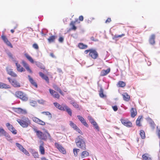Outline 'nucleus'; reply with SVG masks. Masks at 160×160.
Segmentation results:
<instances>
[{
  "mask_svg": "<svg viewBox=\"0 0 160 160\" xmlns=\"http://www.w3.org/2000/svg\"><path fill=\"white\" fill-rule=\"evenodd\" d=\"M17 122L23 128L27 127L31 123L30 120L28 118H23V119H17Z\"/></svg>",
  "mask_w": 160,
  "mask_h": 160,
  "instance_id": "4",
  "label": "nucleus"
},
{
  "mask_svg": "<svg viewBox=\"0 0 160 160\" xmlns=\"http://www.w3.org/2000/svg\"><path fill=\"white\" fill-rule=\"evenodd\" d=\"M125 34L124 33H122V34H121V35H115L112 38V39H114V40L116 39L117 38H120L122 37H124V36H125Z\"/></svg>",
  "mask_w": 160,
  "mask_h": 160,
  "instance_id": "44",
  "label": "nucleus"
},
{
  "mask_svg": "<svg viewBox=\"0 0 160 160\" xmlns=\"http://www.w3.org/2000/svg\"><path fill=\"white\" fill-rule=\"evenodd\" d=\"M24 56L26 58L30 61L31 63H33L34 62V61L32 58L29 56L28 53H25Z\"/></svg>",
  "mask_w": 160,
  "mask_h": 160,
  "instance_id": "36",
  "label": "nucleus"
},
{
  "mask_svg": "<svg viewBox=\"0 0 160 160\" xmlns=\"http://www.w3.org/2000/svg\"><path fill=\"white\" fill-rule=\"evenodd\" d=\"M32 120L34 122L42 126L45 125V123L43 121L36 117H33L32 118Z\"/></svg>",
  "mask_w": 160,
  "mask_h": 160,
  "instance_id": "15",
  "label": "nucleus"
},
{
  "mask_svg": "<svg viewBox=\"0 0 160 160\" xmlns=\"http://www.w3.org/2000/svg\"><path fill=\"white\" fill-rule=\"evenodd\" d=\"M42 113L47 116L49 119H50L52 118L51 114L49 112H42Z\"/></svg>",
  "mask_w": 160,
  "mask_h": 160,
  "instance_id": "42",
  "label": "nucleus"
},
{
  "mask_svg": "<svg viewBox=\"0 0 160 160\" xmlns=\"http://www.w3.org/2000/svg\"><path fill=\"white\" fill-rule=\"evenodd\" d=\"M30 104L31 106L33 107H35L37 105V103L35 101L31 100L30 101Z\"/></svg>",
  "mask_w": 160,
  "mask_h": 160,
  "instance_id": "45",
  "label": "nucleus"
},
{
  "mask_svg": "<svg viewBox=\"0 0 160 160\" xmlns=\"http://www.w3.org/2000/svg\"><path fill=\"white\" fill-rule=\"evenodd\" d=\"M28 78L29 81L31 83V84L32 85L35 87L36 88H37L38 87V85L37 83L30 75H28Z\"/></svg>",
  "mask_w": 160,
  "mask_h": 160,
  "instance_id": "26",
  "label": "nucleus"
},
{
  "mask_svg": "<svg viewBox=\"0 0 160 160\" xmlns=\"http://www.w3.org/2000/svg\"><path fill=\"white\" fill-rule=\"evenodd\" d=\"M64 38L62 37H59L58 39V41L60 42H62L63 41Z\"/></svg>",
  "mask_w": 160,
  "mask_h": 160,
  "instance_id": "54",
  "label": "nucleus"
},
{
  "mask_svg": "<svg viewBox=\"0 0 160 160\" xmlns=\"http://www.w3.org/2000/svg\"><path fill=\"white\" fill-rule=\"evenodd\" d=\"M4 136L5 137H8V134L5 131V130L1 127H0V136Z\"/></svg>",
  "mask_w": 160,
  "mask_h": 160,
  "instance_id": "29",
  "label": "nucleus"
},
{
  "mask_svg": "<svg viewBox=\"0 0 160 160\" xmlns=\"http://www.w3.org/2000/svg\"><path fill=\"white\" fill-rule=\"evenodd\" d=\"M80 150L79 149L74 148L73 149V152L74 156L76 157L78 155V152Z\"/></svg>",
  "mask_w": 160,
  "mask_h": 160,
  "instance_id": "46",
  "label": "nucleus"
},
{
  "mask_svg": "<svg viewBox=\"0 0 160 160\" xmlns=\"http://www.w3.org/2000/svg\"><path fill=\"white\" fill-rule=\"evenodd\" d=\"M55 146L58 150L63 154H65L66 153L65 149L61 145L57 143H55Z\"/></svg>",
  "mask_w": 160,
  "mask_h": 160,
  "instance_id": "9",
  "label": "nucleus"
},
{
  "mask_svg": "<svg viewBox=\"0 0 160 160\" xmlns=\"http://www.w3.org/2000/svg\"><path fill=\"white\" fill-rule=\"evenodd\" d=\"M50 56L53 58H55V56L54 55L53 53H51L50 54Z\"/></svg>",
  "mask_w": 160,
  "mask_h": 160,
  "instance_id": "61",
  "label": "nucleus"
},
{
  "mask_svg": "<svg viewBox=\"0 0 160 160\" xmlns=\"http://www.w3.org/2000/svg\"><path fill=\"white\" fill-rule=\"evenodd\" d=\"M84 53L87 54L89 53V56L93 59H97L98 57V54L96 50L94 49H90L85 50Z\"/></svg>",
  "mask_w": 160,
  "mask_h": 160,
  "instance_id": "3",
  "label": "nucleus"
},
{
  "mask_svg": "<svg viewBox=\"0 0 160 160\" xmlns=\"http://www.w3.org/2000/svg\"><path fill=\"white\" fill-rule=\"evenodd\" d=\"M21 151L23 152L26 155L29 156V153L24 148H23L21 150Z\"/></svg>",
  "mask_w": 160,
  "mask_h": 160,
  "instance_id": "48",
  "label": "nucleus"
},
{
  "mask_svg": "<svg viewBox=\"0 0 160 160\" xmlns=\"http://www.w3.org/2000/svg\"><path fill=\"white\" fill-rule=\"evenodd\" d=\"M99 95L101 98H104L106 97V96L103 93V90L102 88H101L99 91Z\"/></svg>",
  "mask_w": 160,
  "mask_h": 160,
  "instance_id": "41",
  "label": "nucleus"
},
{
  "mask_svg": "<svg viewBox=\"0 0 160 160\" xmlns=\"http://www.w3.org/2000/svg\"><path fill=\"white\" fill-rule=\"evenodd\" d=\"M7 72L8 74L12 77H16L17 76V74L13 71L12 69H8L7 70Z\"/></svg>",
  "mask_w": 160,
  "mask_h": 160,
  "instance_id": "27",
  "label": "nucleus"
},
{
  "mask_svg": "<svg viewBox=\"0 0 160 160\" xmlns=\"http://www.w3.org/2000/svg\"><path fill=\"white\" fill-rule=\"evenodd\" d=\"M79 120L81 122L85 127H88V125L86 122L85 119L83 118L80 116V115H78L77 116Z\"/></svg>",
  "mask_w": 160,
  "mask_h": 160,
  "instance_id": "17",
  "label": "nucleus"
},
{
  "mask_svg": "<svg viewBox=\"0 0 160 160\" xmlns=\"http://www.w3.org/2000/svg\"><path fill=\"white\" fill-rule=\"evenodd\" d=\"M91 40L93 41H98V40L95 39L93 37H92L90 38Z\"/></svg>",
  "mask_w": 160,
  "mask_h": 160,
  "instance_id": "57",
  "label": "nucleus"
},
{
  "mask_svg": "<svg viewBox=\"0 0 160 160\" xmlns=\"http://www.w3.org/2000/svg\"><path fill=\"white\" fill-rule=\"evenodd\" d=\"M57 37L56 36L52 35L48 39V40L50 43L54 42H55Z\"/></svg>",
  "mask_w": 160,
  "mask_h": 160,
  "instance_id": "28",
  "label": "nucleus"
},
{
  "mask_svg": "<svg viewBox=\"0 0 160 160\" xmlns=\"http://www.w3.org/2000/svg\"><path fill=\"white\" fill-rule=\"evenodd\" d=\"M77 21L78 19L76 20L75 21H72L71 22L70 24V25L71 26L70 30L75 31L77 29V28L75 26V23Z\"/></svg>",
  "mask_w": 160,
  "mask_h": 160,
  "instance_id": "23",
  "label": "nucleus"
},
{
  "mask_svg": "<svg viewBox=\"0 0 160 160\" xmlns=\"http://www.w3.org/2000/svg\"><path fill=\"white\" fill-rule=\"evenodd\" d=\"M1 38L4 42L8 46L10 47L11 48H13V46L11 43L8 41L7 38L4 35H2L1 36Z\"/></svg>",
  "mask_w": 160,
  "mask_h": 160,
  "instance_id": "11",
  "label": "nucleus"
},
{
  "mask_svg": "<svg viewBox=\"0 0 160 160\" xmlns=\"http://www.w3.org/2000/svg\"><path fill=\"white\" fill-rule=\"evenodd\" d=\"M110 70L111 69L109 68L106 70H102L100 73V76H104L106 75L110 72Z\"/></svg>",
  "mask_w": 160,
  "mask_h": 160,
  "instance_id": "20",
  "label": "nucleus"
},
{
  "mask_svg": "<svg viewBox=\"0 0 160 160\" xmlns=\"http://www.w3.org/2000/svg\"><path fill=\"white\" fill-rule=\"evenodd\" d=\"M89 155V152L86 151H82L80 154V156L82 158L88 157Z\"/></svg>",
  "mask_w": 160,
  "mask_h": 160,
  "instance_id": "30",
  "label": "nucleus"
},
{
  "mask_svg": "<svg viewBox=\"0 0 160 160\" xmlns=\"http://www.w3.org/2000/svg\"><path fill=\"white\" fill-rule=\"evenodd\" d=\"M8 79L9 81V82L14 87L19 88L20 87V83L18 82V81L15 80H12L10 78H8Z\"/></svg>",
  "mask_w": 160,
  "mask_h": 160,
  "instance_id": "7",
  "label": "nucleus"
},
{
  "mask_svg": "<svg viewBox=\"0 0 160 160\" xmlns=\"http://www.w3.org/2000/svg\"><path fill=\"white\" fill-rule=\"evenodd\" d=\"M49 91L51 96L54 98L59 99L60 95L58 92L51 89H49Z\"/></svg>",
  "mask_w": 160,
  "mask_h": 160,
  "instance_id": "8",
  "label": "nucleus"
},
{
  "mask_svg": "<svg viewBox=\"0 0 160 160\" xmlns=\"http://www.w3.org/2000/svg\"><path fill=\"white\" fill-rule=\"evenodd\" d=\"M131 117L134 118L137 114V112L135 108H132L130 110Z\"/></svg>",
  "mask_w": 160,
  "mask_h": 160,
  "instance_id": "32",
  "label": "nucleus"
},
{
  "mask_svg": "<svg viewBox=\"0 0 160 160\" xmlns=\"http://www.w3.org/2000/svg\"><path fill=\"white\" fill-rule=\"evenodd\" d=\"M64 110L62 111H66L70 116H72V110L70 108L66 105L64 104Z\"/></svg>",
  "mask_w": 160,
  "mask_h": 160,
  "instance_id": "18",
  "label": "nucleus"
},
{
  "mask_svg": "<svg viewBox=\"0 0 160 160\" xmlns=\"http://www.w3.org/2000/svg\"><path fill=\"white\" fill-rule=\"evenodd\" d=\"M6 125L8 130L11 132L13 134H16L17 133V131L15 129L12 125L9 123H6Z\"/></svg>",
  "mask_w": 160,
  "mask_h": 160,
  "instance_id": "10",
  "label": "nucleus"
},
{
  "mask_svg": "<svg viewBox=\"0 0 160 160\" xmlns=\"http://www.w3.org/2000/svg\"><path fill=\"white\" fill-rule=\"evenodd\" d=\"M15 64L17 67V70L18 72H22L25 71V69L22 67L20 64L18 63V62H16Z\"/></svg>",
  "mask_w": 160,
  "mask_h": 160,
  "instance_id": "19",
  "label": "nucleus"
},
{
  "mask_svg": "<svg viewBox=\"0 0 160 160\" xmlns=\"http://www.w3.org/2000/svg\"><path fill=\"white\" fill-rule=\"evenodd\" d=\"M70 103L74 107L77 108H79V105L74 100H71Z\"/></svg>",
  "mask_w": 160,
  "mask_h": 160,
  "instance_id": "34",
  "label": "nucleus"
},
{
  "mask_svg": "<svg viewBox=\"0 0 160 160\" xmlns=\"http://www.w3.org/2000/svg\"><path fill=\"white\" fill-rule=\"evenodd\" d=\"M16 145L20 150H21L23 148L21 144L18 143H16Z\"/></svg>",
  "mask_w": 160,
  "mask_h": 160,
  "instance_id": "51",
  "label": "nucleus"
},
{
  "mask_svg": "<svg viewBox=\"0 0 160 160\" xmlns=\"http://www.w3.org/2000/svg\"><path fill=\"white\" fill-rule=\"evenodd\" d=\"M38 102L40 103L43 104L45 102V101L43 100H40L38 101Z\"/></svg>",
  "mask_w": 160,
  "mask_h": 160,
  "instance_id": "59",
  "label": "nucleus"
},
{
  "mask_svg": "<svg viewBox=\"0 0 160 160\" xmlns=\"http://www.w3.org/2000/svg\"><path fill=\"white\" fill-rule=\"evenodd\" d=\"M91 124L93 125L96 129L98 130L99 129V128L98 125V124L95 121H94L93 122H92V123H91Z\"/></svg>",
  "mask_w": 160,
  "mask_h": 160,
  "instance_id": "47",
  "label": "nucleus"
},
{
  "mask_svg": "<svg viewBox=\"0 0 160 160\" xmlns=\"http://www.w3.org/2000/svg\"><path fill=\"white\" fill-rule=\"evenodd\" d=\"M120 121L122 124L127 127H130L132 126V123L127 119L122 118Z\"/></svg>",
  "mask_w": 160,
  "mask_h": 160,
  "instance_id": "6",
  "label": "nucleus"
},
{
  "mask_svg": "<svg viewBox=\"0 0 160 160\" xmlns=\"http://www.w3.org/2000/svg\"><path fill=\"white\" fill-rule=\"evenodd\" d=\"M142 158L143 160H151V158L149 157V155L148 153L143 155Z\"/></svg>",
  "mask_w": 160,
  "mask_h": 160,
  "instance_id": "39",
  "label": "nucleus"
},
{
  "mask_svg": "<svg viewBox=\"0 0 160 160\" xmlns=\"http://www.w3.org/2000/svg\"><path fill=\"white\" fill-rule=\"evenodd\" d=\"M15 96L23 101H27L28 100V97L25 94L22 92L20 91H18L15 92Z\"/></svg>",
  "mask_w": 160,
  "mask_h": 160,
  "instance_id": "5",
  "label": "nucleus"
},
{
  "mask_svg": "<svg viewBox=\"0 0 160 160\" xmlns=\"http://www.w3.org/2000/svg\"><path fill=\"white\" fill-rule=\"evenodd\" d=\"M39 74L40 76L42 79H44L48 83H49V79L47 76L44 75L43 73L41 72H40L39 73Z\"/></svg>",
  "mask_w": 160,
  "mask_h": 160,
  "instance_id": "21",
  "label": "nucleus"
},
{
  "mask_svg": "<svg viewBox=\"0 0 160 160\" xmlns=\"http://www.w3.org/2000/svg\"><path fill=\"white\" fill-rule=\"evenodd\" d=\"M14 112L18 114H26L27 111L25 109H23L20 108H14L13 109Z\"/></svg>",
  "mask_w": 160,
  "mask_h": 160,
  "instance_id": "14",
  "label": "nucleus"
},
{
  "mask_svg": "<svg viewBox=\"0 0 160 160\" xmlns=\"http://www.w3.org/2000/svg\"><path fill=\"white\" fill-rule=\"evenodd\" d=\"M33 130L39 139L45 141H47L48 139H51V136L47 130H45L44 132L43 133L36 128H33Z\"/></svg>",
  "mask_w": 160,
  "mask_h": 160,
  "instance_id": "1",
  "label": "nucleus"
},
{
  "mask_svg": "<svg viewBox=\"0 0 160 160\" xmlns=\"http://www.w3.org/2000/svg\"><path fill=\"white\" fill-rule=\"evenodd\" d=\"M112 108L114 111H116L118 109V108L116 105L112 106Z\"/></svg>",
  "mask_w": 160,
  "mask_h": 160,
  "instance_id": "55",
  "label": "nucleus"
},
{
  "mask_svg": "<svg viewBox=\"0 0 160 160\" xmlns=\"http://www.w3.org/2000/svg\"><path fill=\"white\" fill-rule=\"evenodd\" d=\"M140 134L142 138L143 139L145 138V132L144 131L141 130L140 131Z\"/></svg>",
  "mask_w": 160,
  "mask_h": 160,
  "instance_id": "43",
  "label": "nucleus"
},
{
  "mask_svg": "<svg viewBox=\"0 0 160 160\" xmlns=\"http://www.w3.org/2000/svg\"><path fill=\"white\" fill-rule=\"evenodd\" d=\"M78 46L81 49H85L87 48L88 46L87 45L84 44L82 43H80L78 44Z\"/></svg>",
  "mask_w": 160,
  "mask_h": 160,
  "instance_id": "35",
  "label": "nucleus"
},
{
  "mask_svg": "<svg viewBox=\"0 0 160 160\" xmlns=\"http://www.w3.org/2000/svg\"><path fill=\"white\" fill-rule=\"evenodd\" d=\"M52 87L54 90L58 92L61 95L64 96V93L61 88L56 84H54L52 86Z\"/></svg>",
  "mask_w": 160,
  "mask_h": 160,
  "instance_id": "22",
  "label": "nucleus"
},
{
  "mask_svg": "<svg viewBox=\"0 0 160 160\" xmlns=\"http://www.w3.org/2000/svg\"><path fill=\"white\" fill-rule=\"evenodd\" d=\"M33 157L35 158H39V155L38 152H35L32 153Z\"/></svg>",
  "mask_w": 160,
  "mask_h": 160,
  "instance_id": "50",
  "label": "nucleus"
},
{
  "mask_svg": "<svg viewBox=\"0 0 160 160\" xmlns=\"http://www.w3.org/2000/svg\"><path fill=\"white\" fill-rule=\"evenodd\" d=\"M8 136H9V137H6L7 138L8 140H10L11 139V137L8 134Z\"/></svg>",
  "mask_w": 160,
  "mask_h": 160,
  "instance_id": "63",
  "label": "nucleus"
},
{
  "mask_svg": "<svg viewBox=\"0 0 160 160\" xmlns=\"http://www.w3.org/2000/svg\"><path fill=\"white\" fill-rule=\"evenodd\" d=\"M123 100L126 101H128L130 99V97L127 92L124 93L122 94Z\"/></svg>",
  "mask_w": 160,
  "mask_h": 160,
  "instance_id": "33",
  "label": "nucleus"
},
{
  "mask_svg": "<svg viewBox=\"0 0 160 160\" xmlns=\"http://www.w3.org/2000/svg\"><path fill=\"white\" fill-rule=\"evenodd\" d=\"M142 117L141 116H139L136 122V125L138 126H142L141 124L140 123L141 120L142 118Z\"/></svg>",
  "mask_w": 160,
  "mask_h": 160,
  "instance_id": "38",
  "label": "nucleus"
},
{
  "mask_svg": "<svg viewBox=\"0 0 160 160\" xmlns=\"http://www.w3.org/2000/svg\"><path fill=\"white\" fill-rule=\"evenodd\" d=\"M54 106L58 109L62 111L64 110V104H62V105H60L57 102H55L53 103Z\"/></svg>",
  "mask_w": 160,
  "mask_h": 160,
  "instance_id": "25",
  "label": "nucleus"
},
{
  "mask_svg": "<svg viewBox=\"0 0 160 160\" xmlns=\"http://www.w3.org/2000/svg\"><path fill=\"white\" fill-rule=\"evenodd\" d=\"M117 86L118 87H119L123 88L125 86L126 83L125 82L123 81H119L118 82L117 84Z\"/></svg>",
  "mask_w": 160,
  "mask_h": 160,
  "instance_id": "37",
  "label": "nucleus"
},
{
  "mask_svg": "<svg viewBox=\"0 0 160 160\" xmlns=\"http://www.w3.org/2000/svg\"><path fill=\"white\" fill-rule=\"evenodd\" d=\"M75 143L78 147L82 150L86 149V145L83 138L81 136H78L75 139Z\"/></svg>",
  "mask_w": 160,
  "mask_h": 160,
  "instance_id": "2",
  "label": "nucleus"
},
{
  "mask_svg": "<svg viewBox=\"0 0 160 160\" xmlns=\"http://www.w3.org/2000/svg\"><path fill=\"white\" fill-rule=\"evenodd\" d=\"M157 133L159 138H160V127L159 128L157 126Z\"/></svg>",
  "mask_w": 160,
  "mask_h": 160,
  "instance_id": "49",
  "label": "nucleus"
},
{
  "mask_svg": "<svg viewBox=\"0 0 160 160\" xmlns=\"http://www.w3.org/2000/svg\"><path fill=\"white\" fill-rule=\"evenodd\" d=\"M40 145L39 146V151L42 155H44L45 154V149L44 147V142L42 141H40Z\"/></svg>",
  "mask_w": 160,
  "mask_h": 160,
  "instance_id": "12",
  "label": "nucleus"
},
{
  "mask_svg": "<svg viewBox=\"0 0 160 160\" xmlns=\"http://www.w3.org/2000/svg\"><path fill=\"white\" fill-rule=\"evenodd\" d=\"M36 65L40 68L43 70H45V67L42 63L39 62H36Z\"/></svg>",
  "mask_w": 160,
  "mask_h": 160,
  "instance_id": "40",
  "label": "nucleus"
},
{
  "mask_svg": "<svg viewBox=\"0 0 160 160\" xmlns=\"http://www.w3.org/2000/svg\"><path fill=\"white\" fill-rule=\"evenodd\" d=\"M0 88L1 89L10 88V86L4 83L0 82Z\"/></svg>",
  "mask_w": 160,
  "mask_h": 160,
  "instance_id": "31",
  "label": "nucleus"
},
{
  "mask_svg": "<svg viewBox=\"0 0 160 160\" xmlns=\"http://www.w3.org/2000/svg\"><path fill=\"white\" fill-rule=\"evenodd\" d=\"M111 21V18H108L107 20L105 21L106 23H108L110 22Z\"/></svg>",
  "mask_w": 160,
  "mask_h": 160,
  "instance_id": "56",
  "label": "nucleus"
},
{
  "mask_svg": "<svg viewBox=\"0 0 160 160\" xmlns=\"http://www.w3.org/2000/svg\"><path fill=\"white\" fill-rule=\"evenodd\" d=\"M70 126L72 127L77 132H78L79 133L82 134V133L80 129L76 126V125L73 123L72 122L70 121Z\"/></svg>",
  "mask_w": 160,
  "mask_h": 160,
  "instance_id": "13",
  "label": "nucleus"
},
{
  "mask_svg": "<svg viewBox=\"0 0 160 160\" xmlns=\"http://www.w3.org/2000/svg\"><path fill=\"white\" fill-rule=\"evenodd\" d=\"M22 63L23 66L28 72L31 73H32V70L31 69L29 65L27 63L24 61L23 60L22 61Z\"/></svg>",
  "mask_w": 160,
  "mask_h": 160,
  "instance_id": "16",
  "label": "nucleus"
},
{
  "mask_svg": "<svg viewBox=\"0 0 160 160\" xmlns=\"http://www.w3.org/2000/svg\"><path fill=\"white\" fill-rule=\"evenodd\" d=\"M11 32H12V33H14V30H13V29H11Z\"/></svg>",
  "mask_w": 160,
  "mask_h": 160,
  "instance_id": "64",
  "label": "nucleus"
},
{
  "mask_svg": "<svg viewBox=\"0 0 160 160\" xmlns=\"http://www.w3.org/2000/svg\"><path fill=\"white\" fill-rule=\"evenodd\" d=\"M79 19L80 21H82L83 20V17L82 16H80L79 17Z\"/></svg>",
  "mask_w": 160,
  "mask_h": 160,
  "instance_id": "58",
  "label": "nucleus"
},
{
  "mask_svg": "<svg viewBox=\"0 0 160 160\" xmlns=\"http://www.w3.org/2000/svg\"><path fill=\"white\" fill-rule=\"evenodd\" d=\"M32 47L33 48H34V49H38L39 48V47L38 45L36 43H34L33 44Z\"/></svg>",
  "mask_w": 160,
  "mask_h": 160,
  "instance_id": "52",
  "label": "nucleus"
},
{
  "mask_svg": "<svg viewBox=\"0 0 160 160\" xmlns=\"http://www.w3.org/2000/svg\"><path fill=\"white\" fill-rule=\"evenodd\" d=\"M88 118L91 123H92L94 121V120L91 117L88 116Z\"/></svg>",
  "mask_w": 160,
  "mask_h": 160,
  "instance_id": "53",
  "label": "nucleus"
},
{
  "mask_svg": "<svg viewBox=\"0 0 160 160\" xmlns=\"http://www.w3.org/2000/svg\"><path fill=\"white\" fill-rule=\"evenodd\" d=\"M151 124L152 125V127L153 128H154V127H155V124L154 123V122H151Z\"/></svg>",
  "mask_w": 160,
  "mask_h": 160,
  "instance_id": "60",
  "label": "nucleus"
},
{
  "mask_svg": "<svg viewBox=\"0 0 160 160\" xmlns=\"http://www.w3.org/2000/svg\"><path fill=\"white\" fill-rule=\"evenodd\" d=\"M155 35L154 34L151 35L149 38V42L151 44L154 45L155 43Z\"/></svg>",
  "mask_w": 160,
  "mask_h": 160,
  "instance_id": "24",
  "label": "nucleus"
},
{
  "mask_svg": "<svg viewBox=\"0 0 160 160\" xmlns=\"http://www.w3.org/2000/svg\"><path fill=\"white\" fill-rule=\"evenodd\" d=\"M41 160H48V159H47L45 157H42L41 158Z\"/></svg>",
  "mask_w": 160,
  "mask_h": 160,
  "instance_id": "62",
  "label": "nucleus"
}]
</instances>
